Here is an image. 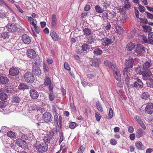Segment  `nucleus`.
Listing matches in <instances>:
<instances>
[{
    "label": "nucleus",
    "instance_id": "27",
    "mask_svg": "<svg viewBox=\"0 0 153 153\" xmlns=\"http://www.w3.org/2000/svg\"><path fill=\"white\" fill-rule=\"evenodd\" d=\"M135 44L132 42H130L128 43L126 46V48L128 51H132L135 48Z\"/></svg>",
    "mask_w": 153,
    "mask_h": 153
},
{
    "label": "nucleus",
    "instance_id": "21",
    "mask_svg": "<svg viewBox=\"0 0 153 153\" xmlns=\"http://www.w3.org/2000/svg\"><path fill=\"white\" fill-rule=\"evenodd\" d=\"M20 90H25V89H30L31 87L23 83H21L18 86Z\"/></svg>",
    "mask_w": 153,
    "mask_h": 153
},
{
    "label": "nucleus",
    "instance_id": "2",
    "mask_svg": "<svg viewBox=\"0 0 153 153\" xmlns=\"http://www.w3.org/2000/svg\"><path fill=\"white\" fill-rule=\"evenodd\" d=\"M132 82L131 88H132L138 90L143 87V83L140 79L134 78L132 79Z\"/></svg>",
    "mask_w": 153,
    "mask_h": 153
},
{
    "label": "nucleus",
    "instance_id": "55",
    "mask_svg": "<svg viewBox=\"0 0 153 153\" xmlns=\"http://www.w3.org/2000/svg\"><path fill=\"white\" fill-rule=\"evenodd\" d=\"M55 98L54 96L53 95V92H51L49 94V99L50 101H53Z\"/></svg>",
    "mask_w": 153,
    "mask_h": 153
},
{
    "label": "nucleus",
    "instance_id": "19",
    "mask_svg": "<svg viewBox=\"0 0 153 153\" xmlns=\"http://www.w3.org/2000/svg\"><path fill=\"white\" fill-rule=\"evenodd\" d=\"M32 72L35 75L38 76H40L41 74V71L39 67H33Z\"/></svg>",
    "mask_w": 153,
    "mask_h": 153
},
{
    "label": "nucleus",
    "instance_id": "23",
    "mask_svg": "<svg viewBox=\"0 0 153 153\" xmlns=\"http://www.w3.org/2000/svg\"><path fill=\"white\" fill-rule=\"evenodd\" d=\"M114 76L116 80L118 81L121 80V75L120 71L117 70L114 72Z\"/></svg>",
    "mask_w": 153,
    "mask_h": 153
},
{
    "label": "nucleus",
    "instance_id": "10",
    "mask_svg": "<svg viewBox=\"0 0 153 153\" xmlns=\"http://www.w3.org/2000/svg\"><path fill=\"white\" fill-rule=\"evenodd\" d=\"M29 93L30 97L33 99H37L39 96L38 92L34 89H30Z\"/></svg>",
    "mask_w": 153,
    "mask_h": 153
},
{
    "label": "nucleus",
    "instance_id": "13",
    "mask_svg": "<svg viewBox=\"0 0 153 153\" xmlns=\"http://www.w3.org/2000/svg\"><path fill=\"white\" fill-rule=\"evenodd\" d=\"M125 78V83L129 89L131 88L132 84V79L131 77H124Z\"/></svg>",
    "mask_w": 153,
    "mask_h": 153
},
{
    "label": "nucleus",
    "instance_id": "18",
    "mask_svg": "<svg viewBox=\"0 0 153 153\" xmlns=\"http://www.w3.org/2000/svg\"><path fill=\"white\" fill-rule=\"evenodd\" d=\"M100 60L97 59H91L90 62V65L93 67H97L99 65Z\"/></svg>",
    "mask_w": 153,
    "mask_h": 153
},
{
    "label": "nucleus",
    "instance_id": "11",
    "mask_svg": "<svg viewBox=\"0 0 153 153\" xmlns=\"http://www.w3.org/2000/svg\"><path fill=\"white\" fill-rule=\"evenodd\" d=\"M27 54L31 59L34 58L36 56L35 51L32 49H28L27 52Z\"/></svg>",
    "mask_w": 153,
    "mask_h": 153
},
{
    "label": "nucleus",
    "instance_id": "31",
    "mask_svg": "<svg viewBox=\"0 0 153 153\" xmlns=\"http://www.w3.org/2000/svg\"><path fill=\"white\" fill-rule=\"evenodd\" d=\"M0 81L2 84H6L8 82L9 79L6 77L1 76L0 77Z\"/></svg>",
    "mask_w": 153,
    "mask_h": 153
},
{
    "label": "nucleus",
    "instance_id": "26",
    "mask_svg": "<svg viewBox=\"0 0 153 153\" xmlns=\"http://www.w3.org/2000/svg\"><path fill=\"white\" fill-rule=\"evenodd\" d=\"M130 70L128 68H125L123 71V74L124 76V77H130V73L129 72L130 71Z\"/></svg>",
    "mask_w": 153,
    "mask_h": 153
},
{
    "label": "nucleus",
    "instance_id": "41",
    "mask_svg": "<svg viewBox=\"0 0 153 153\" xmlns=\"http://www.w3.org/2000/svg\"><path fill=\"white\" fill-rule=\"evenodd\" d=\"M95 9L96 12L99 13H102L103 10L99 5H96L95 7Z\"/></svg>",
    "mask_w": 153,
    "mask_h": 153
},
{
    "label": "nucleus",
    "instance_id": "5",
    "mask_svg": "<svg viewBox=\"0 0 153 153\" xmlns=\"http://www.w3.org/2000/svg\"><path fill=\"white\" fill-rule=\"evenodd\" d=\"M24 78L25 80L28 83L33 82L35 80L33 74L29 72L25 73Z\"/></svg>",
    "mask_w": 153,
    "mask_h": 153
},
{
    "label": "nucleus",
    "instance_id": "37",
    "mask_svg": "<svg viewBox=\"0 0 153 153\" xmlns=\"http://www.w3.org/2000/svg\"><path fill=\"white\" fill-rule=\"evenodd\" d=\"M149 94L148 92H143L141 95V98L145 100L148 99L149 97Z\"/></svg>",
    "mask_w": 153,
    "mask_h": 153
},
{
    "label": "nucleus",
    "instance_id": "40",
    "mask_svg": "<svg viewBox=\"0 0 153 153\" xmlns=\"http://www.w3.org/2000/svg\"><path fill=\"white\" fill-rule=\"evenodd\" d=\"M1 36V38H3V39H5L6 38H8L10 35L8 32L4 31L2 33Z\"/></svg>",
    "mask_w": 153,
    "mask_h": 153
},
{
    "label": "nucleus",
    "instance_id": "3",
    "mask_svg": "<svg viewBox=\"0 0 153 153\" xmlns=\"http://www.w3.org/2000/svg\"><path fill=\"white\" fill-rule=\"evenodd\" d=\"M134 51L137 53V56H143L146 52L145 47L140 44H137Z\"/></svg>",
    "mask_w": 153,
    "mask_h": 153
},
{
    "label": "nucleus",
    "instance_id": "4",
    "mask_svg": "<svg viewBox=\"0 0 153 153\" xmlns=\"http://www.w3.org/2000/svg\"><path fill=\"white\" fill-rule=\"evenodd\" d=\"M114 37L113 38H108L107 37H104V38L99 39L101 41V44L104 46H108L111 44L113 43L114 41Z\"/></svg>",
    "mask_w": 153,
    "mask_h": 153
},
{
    "label": "nucleus",
    "instance_id": "16",
    "mask_svg": "<svg viewBox=\"0 0 153 153\" xmlns=\"http://www.w3.org/2000/svg\"><path fill=\"white\" fill-rule=\"evenodd\" d=\"M133 59L130 57L128 59L126 60L125 63L126 66V68H132L133 67Z\"/></svg>",
    "mask_w": 153,
    "mask_h": 153
},
{
    "label": "nucleus",
    "instance_id": "7",
    "mask_svg": "<svg viewBox=\"0 0 153 153\" xmlns=\"http://www.w3.org/2000/svg\"><path fill=\"white\" fill-rule=\"evenodd\" d=\"M16 142L18 146L22 148H27L28 147L26 141L21 138L16 139Z\"/></svg>",
    "mask_w": 153,
    "mask_h": 153
},
{
    "label": "nucleus",
    "instance_id": "39",
    "mask_svg": "<svg viewBox=\"0 0 153 153\" xmlns=\"http://www.w3.org/2000/svg\"><path fill=\"white\" fill-rule=\"evenodd\" d=\"M102 53V51L100 49L97 48L94 50V53L95 55L98 56L101 55Z\"/></svg>",
    "mask_w": 153,
    "mask_h": 153
},
{
    "label": "nucleus",
    "instance_id": "17",
    "mask_svg": "<svg viewBox=\"0 0 153 153\" xmlns=\"http://www.w3.org/2000/svg\"><path fill=\"white\" fill-rule=\"evenodd\" d=\"M9 74L11 76H15L17 75L19 73V70L16 68L13 67L9 70Z\"/></svg>",
    "mask_w": 153,
    "mask_h": 153
},
{
    "label": "nucleus",
    "instance_id": "60",
    "mask_svg": "<svg viewBox=\"0 0 153 153\" xmlns=\"http://www.w3.org/2000/svg\"><path fill=\"white\" fill-rule=\"evenodd\" d=\"M76 126V124L75 122H71L69 124V126L70 128L72 129H74Z\"/></svg>",
    "mask_w": 153,
    "mask_h": 153
},
{
    "label": "nucleus",
    "instance_id": "61",
    "mask_svg": "<svg viewBox=\"0 0 153 153\" xmlns=\"http://www.w3.org/2000/svg\"><path fill=\"white\" fill-rule=\"evenodd\" d=\"M138 9L141 13H143L145 11V7L140 4H139Z\"/></svg>",
    "mask_w": 153,
    "mask_h": 153
},
{
    "label": "nucleus",
    "instance_id": "14",
    "mask_svg": "<svg viewBox=\"0 0 153 153\" xmlns=\"http://www.w3.org/2000/svg\"><path fill=\"white\" fill-rule=\"evenodd\" d=\"M22 40L26 44H28L31 42V40L30 37L26 34H24L22 36Z\"/></svg>",
    "mask_w": 153,
    "mask_h": 153
},
{
    "label": "nucleus",
    "instance_id": "24",
    "mask_svg": "<svg viewBox=\"0 0 153 153\" xmlns=\"http://www.w3.org/2000/svg\"><path fill=\"white\" fill-rule=\"evenodd\" d=\"M150 66V63L146 61L144 64H143L142 67V70L144 71H146L149 70V68Z\"/></svg>",
    "mask_w": 153,
    "mask_h": 153
},
{
    "label": "nucleus",
    "instance_id": "45",
    "mask_svg": "<svg viewBox=\"0 0 153 153\" xmlns=\"http://www.w3.org/2000/svg\"><path fill=\"white\" fill-rule=\"evenodd\" d=\"M87 42L88 44H91L94 42L95 41V39L93 37L91 36L89 37L88 39Z\"/></svg>",
    "mask_w": 153,
    "mask_h": 153
},
{
    "label": "nucleus",
    "instance_id": "46",
    "mask_svg": "<svg viewBox=\"0 0 153 153\" xmlns=\"http://www.w3.org/2000/svg\"><path fill=\"white\" fill-rule=\"evenodd\" d=\"M43 69L45 73H48L49 71V69L48 66L45 63L43 65Z\"/></svg>",
    "mask_w": 153,
    "mask_h": 153
},
{
    "label": "nucleus",
    "instance_id": "64",
    "mask_svg": "<svg viewBox=\"0 0 153 153\" xmlns=\"http://www.w3.org/2000/svg\"><path fill=\"white\" fill-rule=\"evenodd\" d=\"M84 150H85L84 147L82 146H81L79 147V149L78 150V153H83Z\"/></svg>",
    "mask_w": 153,
    "mask_h": 153
},
{
    "label": "nucleus",
    "instance_id": "54",
    "mask_svg": "<svg viewBox=\"0 0 153 153\" xmlns=\"http://www.w3.org/2000/svg\"><path fill=\"white\" fill-rule=\"evenodd\" d=\"M113 115V111L111 108H110L109 109V111L108 114V116L109 117V118H108V119H111Z\"/></svg>",
    "mask_w": 153,
    "mask_h": 153
},
{
    "label": "nucleus",
    "instance_id": "48",
    "mask_svg": "<svg viewBox=\"0 0 153 153\" xmlns=\"http://www.w3.org/2000/svg\"><path fill=\"white\" fill-rule=\"evenodd\" d=\"M32 25L34 27L35 31L36 33H39V27L37 26L36 24L33 22H32Z\"/></svg>",
    "mask_w": 153,
    "mask_h": 153
},
{
    "label": "nucleus",
    "instance_id": "36",
    "mask_svg": "<svg viewBox=\"0 0 153 153\" xmlns=\"http://www.w3.org/2000/svg\"><path fill=\"white\" fill-rule=\"evenodd\" d=\"M8 97V96L6 93L2 92L0 94V99L2 101L6 100Z\"/></svg>",
    "mask_w": 153,
    "mask_h": 153
},
{
    "label": "nucleus",
    "instance_id": "59",
    "mask_svg": "<svg viewBox=\"0 0 153 153\" xmlns=\"http://www.w3.org/2000/svg\"><path fill=\"white\" fill-rule=\"evenodd\" d=\"M64 67L65 69L68 71H70L71 68L68 62H65L64 64Z\"/></svg>",
    "mask_w": 153,
    "mask_h": 153
},
{
    "label": "nucleus",
    "instance_id": "30",
    "mask_svg": "<svg viewBox=\"0 0 153 153\" xmlns=\"http://www.w3.org/2000/svg\"><path fill=\"white\" fill-rule=\"evenodd\" d=\"M120 21L121 22L124 23L126 19V13L121 14L120 16Z\"/></svg>",
    "mask_w": 153,
    "mask_h": 153
},
{
    "label": "nucleus",
    "instance_id": "34",
    "mask_svg": "<svg viewBox=\"0 0 153 153\" xmlns=\"http://www.w3.org/2000/svg\"><path fill=\"white\" fill-rule=\"evenodd\" d=\"M123 3V8H124L125 9H128L131 8V5L129 2H126L125 1H124Z\"/></svg>",
    "mask_w": 153,
    "mask_h": 153
},
{
    "label": "nucleus",
    "instance_id": "50",
    "mask_svg": "<svg viewBox=\"0 0 153 153\" xmlns=\"http://www.w3.org/2000/svg\"><path fill=\"white\" fill-rule=\"evenodd\" d=\"M109 68H111L114 72L117 70H118L117 68V66L113 62H112L111 64L110 65Z\"/></svg>",
    "mask_w": 153,
    "mask_h": 153
},
{
    "label": "nucleus",
    "instance_id": "38",
    "mask_svg": "<svg viewBox=\"0 0 153 153\" xmlns=\"http://www.w3.org/2000/svg\"><path fill=\"white\" fill-rule=\"evenodd\" d=\"M44 83L45 86H48L51 84V80L48 77L46 76L44 79Z\"/></svg>",
    "mask_w": 153,
    "mask_h": 153
},
{
    "label": "nucleus",
    "instance_id": "6",
    "mask_svg": "<svg viewBox=\"0 0 153 153\" xmlns=\"http://www.w3.org/2000/svg\"><path fill=\"white\" fill-rule=\"evenodd\" d=\"M53 118L51 114L48 112H45L42 116L43 120L46 123L51 122Z\"/></svg>",
    "mask_w": 153,
    "mask_h": 153
},
{
    "label": "nucleus",
    "instance_id": "49",
    "mask_svg": "<svg viewBox=\"0 0 153 153\" xmlns=\"http://www.w3.org/2000/svg\"><path fill=\"white\" fill-rule=\"evenodd\" d=\"M96 105L97 109L98 111L101 112H102L103 111V109L101 105V104H100L99 101H98L97 102Z\"/></svg>",
    "mask_w": 153,
    "mask_h": 153
},
{
    "label": "nucleus",
    "instance_id": "44",
    "mask_svg": "<svg viewBox=\"0 0 153 153\" xmlns=\"http://www.w3.org/2000/svg\"><path fill=\"white\" fill-rule=\"evenodd\" d=\"M108 13L102 12V17L103 20L105 21L107 20L108 19Z\"/></svg>",
    "mask_w": 153,
    "mask_h": 153
},
{
    "label": "nucleus",
    "instance_id": "51",
    "mask_svg": "<svg viewBox=\"0 0 153 153\" xmlns=\"http://www.w3.org/2000/svg\"><path fill=\"white\" fill-rule=\"evenodd\" d=\"M20 100V98L17 95H14L13 97V101L15 103H19Z\"/></svg>",
    "mask_w": 153,
    "mask_h": 153
},
{
    "label": "nucleus",
    "instance_id": "35",
    "mask_svg": "<svg viewBox=\"0 0 153 153\" xmlns=\"http://www.w3.org/2000/svg\"><path fill=\"white\" fill-rule=\"evenodd\" d=\"M136 32V30L135 28H133L130 32L129 34L128 35L129 38H133L135 35Z\"/></svg>",
    "mask_w": 153,
    "mask_h": 153
},
{
    "label": "nucleus",
    "instance_id": "33",
    "mask_svg": "<svg viewBox=\"0 0 153 153\" xmlns=\"http://www.w3.org/2000/svg\"><path fill=\"white\" fill-rule=\"evenodd\" d=\"M142 27L143 28L144 31L146 32H151L152 30L151 27L149 26H147L145 25L142 26Z\"/></svg>",
    "mask_w": 153,
    "mask_h": 153
},
{
    "label": "nucleus",
    "instance_id": "53",
    "mask_svg": "<svg viewBox=\"0 0 153 153\" xmlns=\"http://www.w3.org/2000/svg\"><path fill=\"white\" fill-rule=\"evenodd\" d=\"M142 67L140 66V67L136 68L135 71L137 74H140V73H141L142 74V73L144 71L142 70Z\"/></svg>",
    "mask_w": 153,
    "mask_h": 153
},
{
    "label": "nucleus",
    "instance_id": "58",
    "mask_svg": "<svg viewBox=\"0 0 153 153\" xmlns=\"http://www.w3.org/2000/svg\"><path fill=\"white\" fill-rule=\"evenodd\" d=\"M116 32L119 34H121L123 32V30L122 28L121 27L118 26V27H116Z\"/></svg>",
    "mask_w": 153,
    "mask_h": 153
},
{
    "label": "nucleus",
    "instance_id": "20",
    "mask_svg": "<svg viewBox=\"0 0 153 153\" xmlns=\"http://www.w3.org/2000/svg\"><path fill=\"white\" fill-rule=\"evenodd\" d=\"M50 33L51 37L54 41H56L59 40V36L56 32L53 31H50Z\"/></svg>",
    "mask_w": 153,
    "mask_h": 153
},
{
    "label": "nucleus",
    "instance_id": "57",
    "mask_svg": "<svg viewBox=\"0 0 153 153\" xmlns=\"http://www.w3.org/2000/svg\"><path fill=\"white\" fill-rule=\"evenodd\" d=\"M134 119L135 120L139 123L141 124L143 122L141 118L138 116H136L134 117Z\"/></svg>",
    "mask_w": 153,
    "mask_h": 153
},
{
    "label": "nucleus",
    "instance_id": "56",
    "mask_svg": "<svg viewBox=\"0 0 153 153\" xmlns=\"http://www.w3.org/2000/svg\"><path fill=\"white\" fill-rule=\"evenodd\" d=\"M101 5L105 9H107L110 6V4L107 2L102 3Z\"/></svg>",
    "mask_w": 153,
    "mask_h": 153
},
{
    "label": "nucleus",
    "instance_id": "62",
    "mask_svg": "<svg viewBox=\"0 0 153 153\" xmlns=\"http://www.w3.org/2000/svg\"><path fill=\"white\" fill-rule=\"evenodd\" d=\"M146 83L148 86L153 88V81L152 80L147 81Z\"/></svg>",
    "mask_w": 153,
    "mask_h": 153
},
{
    "label": "nucleus",
    "instance_id": "9",
    "mask_svg": "<svg viewBox=\"0 0 153 153\" xmlns=\"http://www.w3.org/2000/svg\"><path fill=\"white\" fill-rule=\"evenodd\" d=\"M145 111L146 113L150 114L153 113V103L151 102L147 103Z\"/></svg>",
    "mask_w": 153,
    "mask_h": 153
},
{
    "label": "nucleus",
    "instance_id": "43",
    "mask_svg": "<svg viewBox=\"0 0 153 153\" xmlns=\"http://www.w3.org/2000/svg\"><path fill=\"white\" fill-rule=\"evenodd\" d=\"M90 46L87 44H84L82 46V50L84 51H86L90 48Z\"/></svg>",
    "mask_w": 153,
    "mask_h": 153
},
{
    "label": "nucleus",
    "instance_id": "15",
    "mask_svg": "<svg viewBox=\"0 0 153 153\" xmlns=\"http://www.w3.org/2000/svg\"><path fill=\"white\" fill-rule=\"evenodd\" d=\"M42 62V60L39 57L37 58L32 62L33 67H39Z\"/></svg>",
    "mask_w": 153,
    "mask_h": 153
},
{
    "label": "nucleus",
    "instance_id": "47",
    "mask_svg": "<svg viewBox=\"0 0 153 153\" xmlns=\"http://www.w3.org/2000/svg\"><path fill=\"white\" fill-rule=\"evenodd\" d=\"M95 117L96 118V120L98 121H99L101 118V116L98 112L97 111H95Z\"/></svg>",
    "mask_w": 153,
    "mask_h": 153
},
{
    "label": "nucleus",
    "instance_id": "42",
    "mask_svg": "<svg viewBox=\"0 0 153 153\" xmlns=\"http://www.w3.org/2000/svg\"><path fill=\"white\" fill-rule=\"evenodd\" d=\"M53 120L54 124H59V120L57 114H56L54 116Z\"/></svg>",
    "mask_w": 153,
    "mask_h": 153
},
{
    "label": "nucleus",
    "instance_id": "32",
    "mask_svg": "<svg viewBox=\"0 0 153 153\" xmlns=\"http://www.w3.org/2000/svg\"><path fill=\"white\" fill-rule=\"evenodd\" d=\"M57 22V19L56 15L53 14L52 16V22L51 24L53 27H54Z\"/></svg>",
    "mask_w": 153,
    "mask_h": 153
},
{
    "label": "nucleus",
    "instance_id": "1",
    "mask_svg": "<svg viewBox=\"0 0 153 153\" xmlns=\"http://www.w3.org/2000/svg\"><path fill=\"white\" fill-rule=\"evenodd\" d=\"M48 145L46 142L40 143L39 142H36L34 145V147L41 152H43L47 150Z\"/></svg>",
    "mask_w": 153,
    "mask_h": 153
},
{
    "label": "nucleus",
    "instance_id": "63",
    "mask_svg": "<svg viewBox=\"0 0 153 153\" xmlns=\"http://www.w3.org/2000/svg\"><path fill=\"white\" fill-rule=\"evenodd\" d=\"M145 13L146 14V16L148 18L153 19V15L150 13H148L147 12H146Z\"/></svg>",
    "mask_w": 153,
    "mask_h": 153
},
{
    "label": "nucleus",
    "instance_id": "28",
    "mask_svg": "<svg viewBox=\"0 0 153 153\" xmlns=\"http://www.w3.org/2000/svg\"><path fill=\"white\" fill-rule=\"evenodd\" d=\"M143 130L141 128L137 130L136 133V137L138 138L143 136Z\"/></svg>",
    "mask_w": 153,
    "mask_h": 153
},
{
    "label": "nucleus",
    "instance_id": "29",
    "mask_svg": "<svg viewBox=\"0 0 153 153\" xmlns=\"http://www.w3.org/2000/svg\"><path fill=\"white\" fill-rule=\"evenodd\" d=\"M148 43L153 44V32H151L148 34Z\"/></svg>",
    "mask_w": 153,
    "mask_h": 153
},
{
    "label": "nucleus",
    "instance_id": "25",
    "mask_svg": "<svg viewBox=\"0 0 153 153\" xmlns=\"http://www.w3.org/2000/svg\"><path fill=\"white\" fill-rule=\"evenodd\" d=\"M82 32L83 34L86 36H90L92 35V32L91 30L88 28L83 29Z\"/></svg>",
    "mask_w": 153,
    "mask_h": 153
},
{
    "label": "nucleus",
    "instance_id": "22",
    "mask_svg": "<svg viewBox=\"0 0 153 153\" xmlns=\"http://www.w3.org/2000/svg\"><path fill=\"white\" fill-rule=\"evenodd\" d=\"M135 146L137 149L139 150H144L145 148L142 143L139 141H137L136 142Z\"/></svg>",
    "mask_w": 153,
    "mask_h": 153
},
{
    "label": "nucleus",
    "instance_id": "52",
    "mask_svg": "<svg viewBox=\"0 0 153 153\" xmlns=\"http://www.w3.org/2000/svg\"><path fill=\"white\" fill-rule=\"evenodd\" d=\"M7 135L11 138H14L16 137L15 133L11 131H8L7 133Z\"/></svg>",
    "mask_w": 153,
    "mask_h": 153
},
{
    "label": "nucleus",
    "instance_id": "12",
    "mask_svg": "<svg viewBox=\"0 0 153 153\" xmlns=\"http://www.w3.org/2000/svg\"><path fill=\"white\" fill-rule=\"evenodd\" d=\"M151 74L149 71H143L142 74L143 79L145 80H149L150 79Z\"/></svg>",
    "mask_w": 153,
    "mask_h": 153
},
{
    "label": "nucleus",
    "instance_id": "8",
    "mask_svg": "<svg viewBox=\"0 0 153 153\" xmlns=\"http://www.w3.org/2000/svg\"><path fill=\"white\" fill-rule=\"evenodd\" d=\"M7 30L9 32L13 33L17 30V27L14 24H8L6 26Z\"/></svg>",
    "mask_w": 153,
    "mask_h": 153
}]
</instances>
